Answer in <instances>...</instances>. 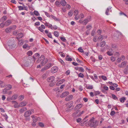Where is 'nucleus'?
<instances>
[{
	"instance_id": "obj_28",
	"label": "nucleus",
	"mask_w": 128,
	"mask_h": 128,
	"mask_svg": "<svg viewBox=\"0 0 128 128\" xmlns=\"http://www.w3.org/2000/svg\"><path fill=\"white\" fill-rule=\"evenodd\" d=\"M26 110V107H24L21 108L19 111L20 113H22L24 111Z\"/></svg>"
},
{
	"instance_id": "obj_21",
	"label": "nucleus",
	"mask_w": 128,
	"mask_h": 128,
	"mask_svg": "<svg viewBox=\"0 0 128 128\" xmlns=\"http://www.w3.org/2000/svg\"><path fill=\"white\" fill-rule=\"evenodd\" d=\"M45 25L46 26H47L48 28H50V29H52V25L49 24V23L46 22L44 23Z\"/></svg>"
},
{
	"instance_id": "obj_43",
	"label": "nucleus",
	"mask_w": 128,
	"mask_h": 128,
	"mask_svg": "<svg viewBox=\"0 0 128 128\" xmlns=\"http://www.w3.org/2000/svg\"><path fill=\"white\" fill-rule=\"evenodd\" d=\"M78 70L79 72H84V68L82 67L79 68Z\"/></svg>"
},
{
	"instance_id": "obj_32",
	"label": "nucleus",
	"mask_w": 128,
	"mask_h": 128,
	"mask_svg": "<svg viewBox=\"0 0 128 128\" xmlns=\"http://www.w3.org/2000/svg\"><path fill=\"white\" fill-rule=\"evenodd\" d=\"M23 63H24V66H28L29 65V62H28V61H24V62Z\"/></svg>"
},
{
	"instance_id": "obj_23",
	"label": "nucleus",
	"mask_w": 128,
	"mask_h": 128,
	"mask_svg": "<svg viewBox=\"0 0 128 128\" xmlns=\"http://www.w3.org/2000/svg\"><path fill=\"white\" fill-rule=\"evenodd\" d=\"M84 112V111H82L81 112H80L78 114V115H75V114H72V116H80L81 114H83Z\"/></svg>"
},
{
	"instance_id": "obj_19",
	"label": "nucleus",
	"mask_w": 128,
	"mask_h": 128,
	"mask_svg": "<svg viewBox=\"0 0 128 128\" xmlns=\"http://www.w3.org/2000/svg\"><path fill=\"white\" fill-rule=\"evenodd\" d=\"M51 19H54L56 21H60V20L59 19V18H57L56 16H54L52 15H51L50 16V18Z\"/></svg>"
},
{
	"instance_id": "obj_5",
	"label": "nucleus",
	"mask_w": 128,
	"mask_h": 128,
	"mask_svg": "<svg viewBox=\"0 0 128 128\" xmlns=\"http://www.w3.org/2000/svg\"><path fill=\"white\" fill-rule=\"evenodd\" d=\"M94 120V118H92L88 122H86V126H91V124H93Z\"/></svg>"
},
{
	"instance_id": "obj_56",
	"label": "nucleus",
	"mask_w": 128,
	"mask_h": 128,
	"mask_svg": "<svg viewBox=\"0 0 128 128\" xmlns=\"http://www.w3.org/2000/svg\"><path fill=\"white\" fill-rule=\"evenodd\" d=\"M66 60L68 61H71L72 60V59L71 58H69L67 56H66Z\"/></svg>"
},
{
	"instance_id": "obj_12",
	"label": "nucleus",
	"mask_w": 128,
	"mask_h": 128,
	"mask_svg": "<svg viewBox=\"0 0 128 128\" xmlns=\"http://www.w3.org/2000/svg\"><path fill=\"white\" fill-rule=\"evenodd\" d=\"M83 106V104H79L77 105L74 108V109L76 110V109H79L80 108Z\"/></svg>"
},
{
	"instance_id": "obj_57",
	"label": "nucleus",
	"mask_w": 128,
	"mask_h": 128,
	"mask_svg": "<svg viewBox=\"0 0 128 128\" xmlns=\"http://www.w3.org/2000/svg\"><path fill=\"white\" fill-rule=\"evenodd\" d=\"M5 24L4 23H2L0 24V28H3Z\"/></svg>"
},
{
	"instance_id": "obj_13",
	"label": "nucleus",
	"mask_w": 128,
	"mask_h": 128,
	"mask_svg": "<svg viewBox=\"0 0 128 128\" xmlns=\"http://www.w3.org/2000/svg\"><path fill=\"white\" fill-rule=\"evenodd\" d=\"M47 34V35L48 37L50 38H52V36L51 33L49 32L47 30H45L44 31Z\"/></svg>"
},
{
	"instance_id": "obj_62",
	"label": "nucleus",
	"mask_w": 128,
	"mask_h": 128,
	"mask_svg": "<svg viewBox=\"0 0 128 128\" xmlns=\"http://www.w3.org/2000/svg\"><path fill=\"white\" fill-rule=\"evenodd\" d=\"M40 25V23L39 22H36L34 23V25L35 26H39Z\"/></svg>"
},
{
	"instance_id": "obj_38",
	"label": "nucleus",
	"mask_w": 128,
	"mask_h": 128,
	"mask_svg": "<svg viewBox=\"0 0 128 128\" xmlns=\"http://www.w3.org/2000/svg\"><path fill=\"white\" fill-rule=\"evenodd\" d=\"M128 72V66H127L124 70V72L125 73L127 74Z\"/></svg>"
},
{
	"instance_id": "obj_1",
	"label": "nucleus",
	"mask_w": 128,
	"mask_h": 128,
	"mask_svg": "<svg viewBox=\"0 0 128 128\" xmlns=\"http://www.w3.org/2000/svg\"><path fill=\"white\" fill-rule=\"evenodd\" d=\"M40 61L41 62V64H42V66H43L47 62L48 60L46 59H45L44 57V56L42 55L39 58L37 62H38V61Z\"/></svg>"
},
{
	"instance_id": "obj_44",
	"label": "nucleus",
	"mask_w": 128,
	"mask_h": 128,
	"mask_svg": "<svg viewBox=\"0 0 128 128\" xmlns=\"http://www.w3.org/2000/svg\"><path fill=\"white\" fill-rule=\"evenodd\" d=\"M34 14L36 16H40V14L38 11L36 10L34 11Z\"/></svg>"
},
{
	"instance_id": "obj_52",
	"label": "nucleus",
	"mask_w": 128,
	"mask_h": 128,
	"mask_svg": "<svg viewBox=\"0 0 128 128\" xmlns=\"http://www.w3.org/2000/svg\"><path fill=\"white\" fill-rule=\"evenodd\" d=\"M112 98L114 100H116L118 99L117 97L114 94H112Z\"/></svg>"
},
{
	"instance_id": "obj_3",
	"label": "nucleus",
	"mask_w": 128,
	"mask_h": 128,
	"mask_svg": "<svg viewBox=\"0 0 128 128\" xmlns=\"http://www.w3.org/2000/svg\"><path fill=\"white\" fill-rule=\"evenodd\" d=\"M91 20V17L90 16L87 18L85 19L82 22V23L84 25L86 24L88 22Z\"/></svg>"
},
{
	"instance_id": "obj_49",
	"label": "nucleus",
	"mask_w": 128,
	"mask_h": 128,
	"mask_svg": "<svg viewBox=\"0 0 128 128\" xmlns=\"http://www.w3.org/2000/svg\"><path fill=\"white\" fill-rule=\"evenodd\" d=\"M12 87V86L11 85H8L7 86L6 88H7V90H10L11 88Z\"/></svg>"
},
{
	"instance_id": "obj_15",
	"label": "nucleus",
	"mask_w": 128,
	"mask_h": 128,
	"mask_svg": "<svg viewBox=\"0 0 128 128\" xmlns=\"http://www.w3.org/2000/svg\"><path fill=\"white\" fill-rule=\"evenodd\" d=\"M127 64V62L124 61L122 62L120 64L118 65V66L120 68H124L126 65Z\"/></svg>"
},
{
	"instance_id": "obj_55",
	"label": "nucleus",
	"mask_w": 128,
	"mask_h": 128,
	"mask_svg": "<svg viewBox=\"0 0 128 128\" xmlns=\"http://www.w3.org/2000/svg\"><path fill=\"white\" fill-rule=\"evenodd\" d=\"M55 4L57 6H60V2L57 1L56 2Z\"/></svg>"
},
{
	"instance_id": "obj_29",
	"label": "nucleus",
	"mask_w": 128,
	"mask_h": 128,
	"mask_svg": "<svg viewBox=\"0 0 128 128\" xmlns=\"http://www.w3.org/2000/svg\"><path fill=\"white\" fill-rule=\"evenodd\" d=\"M106 42L104 41L101 42L100 43V46L101 47H103L105 45Z\"/></svg>"
},
{
	"instance_id": "obj_34",
	"label": "nucleus",
	"mask_w": 128,
	"mask_h": 128,
	"mask_svg": "<svg viewBox=\"0 0 128 128\" xmlns=\"http://www.w3.org/2000/svg\"><path fill=\"white\" fill-rule=\"evenodd\" d=\"M78 76L79 77H80L82 78H83L84 77V74L81 73H80L78 74Z\"/></svg>"
},
{
	"instance_id": "obj_8",
	"label": "nucleus",
	"mask_w": 128,
	"mask_h": 128,
	"mask_svg": "<svg viewBox=\"0 0 128 128\" xmlns=\"http://www.w3.org/2000/svg\"><path fill=\"white\" fill-rule=\"evenodd\" d=\"M54 90L57 94H58L62 92L63 90H60L59 88H57L54 89Z\"/></svg>"
},
{
	"instance_id": "obj_35",
	"label": "nucleus",
	"mask_w": 128,
	"mask_h": 128,
	"mask_svg": "<svg viewBox=\"0 0 128 128\" xmlns=\"http://www.w3.org/2000/svg\"><path fill=\"white\" fill-rule=\"evenodd\" d=\"M18 97V95L17 94H14L12 96V98L13 100H16V99Z\"/></svg>"
},
{
	"instance_id": "obj_27",
	"label": "nucleus",
	"mask_w": 128,
	"mask_h": 128,
	"mask_svg": "<svg viewBox=\"0 0 128 128\" xmlns=\"http://www.w3.org/2000/svg\"><path fill=\"white\" fill-rule=\"evenodd\" d=\"M112 8L111 7H109V8H107V9L106 12V14L107 15H109L108 14V12H109V11L110 10V12H111V10H110V9H111V8Z\"/></svg>"
},
{
	"instance_id": "obj_33",
	"label": "nucleus",
	"mask_w": 128,
	"mask_h": 128,
	"mask_svg": "<svg viewBox=\"0 0 128 128\" xmlns=\"http://www.w3.org/2000/svg\"><path fill=\"white\" fill-rule=\"evenodd\" d=\"M11 30L10 27L9 28H6L5 30V31L6 32L8 33L10 32Z\"/></svg>"
},
{
	"instance_id": "obj_18",
	"label": "nucleus",
	"mask_w": 128,
	"mask_h": 128,
	"mask_svg": "<svg viewBox=\"0 0 128 128\" xmlns=\"http://www.w3.org/2000/svg\"><path fill=\"white\" fill-rule=\"evenodd\" d=\"M27 102L25 101H23L20 103L19 104V106L20 107H22L26 105L27 104Z\"/></svg>"
},
{
	"instance_id": "obj_7",
	"label": "nucleus",
	"mask_w": 128,
	"mask_h": 128,
	"mask_svg": "<svg viewBox=\"0 0 128 128\" xmlns=\"http://www.w3.org/2000/svg\"><path fill=\"white\" fill-rule=\"evenodd\" d=\"M55 77L54 76H51L47 79V81L49 82H52L54 80Z\"/></svg>"
},
{
	"instance_id": "obj_54",
	"label": "nucleus",
	"mask_w": 128,
	"mask_h": 128,
	"mask_svg": "<svg viewBox=\"0 0 128 128\" xmlns=\"http://www.w3.org/2000/svg\"><path fill=\"white\" fill-rule=\"evenodd\" d=\"M12 100H13L12 98V96L11 97H8L6 98V100L7 101H10Z\"/></svg>"
},
{
	"instance_id": "obj_39",
	"label": "nucleus",
	"mask_w": 128,
	"mask_h": 128,
	"mask_svg": "<svg viewBox=\"0 0 128 128\" xmlns=\"http://www.w3.org/2000/svg\"><path fill=\"white\" fill-rule=\"evenodd\" d=\"M38 119H40V118L39 117H36L35 118H34V119H33V122L34 123L36 122Z\"/></svg>"
},
{
	"instance_id": "obj_11",
	"label": "nucleus",
	"mask_w": 128,
	"mask_h": 128,
	"mask_svg": "<svg viewBox=\"0 0 128 128\" xmlns=\"http://www.w3.org/2000/svg\"><path fill=\"white\" fill-rule=\"evenodd\" d=\"M93 124H91V126H97L98 124V122L96 120L94 119Z\"/></svg>"
},
{
	"instance_id": "obj_17",
	"label": "nucleus",
	"mask_w": 128,
	"mask_h": 128,
	"mask_svg": "<svg viewBox=\"0 0 128 128\" xmlns=\"http://www.w3.org/2000/svg\"><path fill=\"white\" fill-rule=\"evenodd\" d=\"M65 81V80L63 79L60 80L56 84L57 86H59L60 84H62Z\"/></svg>"
},
{
	"instance_id": "obj_9",
	"label": "nucleus",
	"mask_w": 128,
	"mask_h": 128,
	"mask_svg": "<svg viewBox=\"0 0 128 128\" xmlns=\"http://www.w3.org/2000/svg\"><path fill=\"white\" fill-rule=\"evenodd\" d=\"M69 94V92L68 91H66L63 92L60 96V97L62 98L66 96Z\"/></svg>"
},
{
	"instance_id": "obj_51",
	"label": "nucleus",
	"mask_w": 128,
	"mask_h": 128,
	"mask_svg": "<svg viewBox=\"0 0 128 128\" xmlns=\"http://www.w3.org/2000/svg\"><path fill=\"white\" fill-rule=\"evenodd\" d=\"M51 66V64L49 63L48 64L46 65L47 68H46V69L49 68Z\"/></svg>"
},
{
	"instance_id": "obj_26",
	"label": "nucleus",
	"mask_w": 128,
	"mask_h": 128,
	"mask_svg": "<svg viewBox=\"0 0 128 128\" xmlns=\"http://www.w3.org/2000/svg\"><path fill=\"white\" fill-rule=\"evenodd\" d=\"M39 56L40 55L38 53H36L34 55V59H36L38 58Z\"/></svg>"
},
{
	"instance_id": "obj_2",
	"label": "nucleus",
	"mask_w": 128,
	"mask_h": 128,
	"mask_svg": "<svg viewBox=\"0 0 128 128\" xmlns=\"http://www.w3.org/2000/svg\"><path fill=\"white\" fill-rule=\"evenodd\" d=\"M16 45L14 43L13 41L11 42H8V45L7 47L8 48L9 50L14 49L17 48Z\"/></svg>"
},
{
	"instance_id": "obj_59",
	"label": "nucleus",
	"mask_w": 128,
	"mask_h": 128,
	"mask_svg": "<svg viewBox=\"0 0 128 128\" xmlns=\"http://www.w3.org/2000/svg\"><path fill=\"white\" fill-rule=\"evenodd\" d=\"M94 92V94L96 96L100 94V92L99 91H96Z\"/></svg>"
},
{
	"instance_id": "obj_24",
	"label": "nucleus",
	"mask_w": 128,
	"mask_h": 128,
	"mask_svg": "<svg viewBox=\"0 0 128 128\" xmlns=\"http://www.w3.org/2000/svg\"><path fill=\"white\" fill-rule=\"evenodd\" d=\"M11 23V21L10 20H8L5 23V24L6 26H8L10 25Z\"/></svg>"
},
{
	"instance_id": "obj_20",
	"label": "nucleus",
	"mask_w": 128,
	"mask_h": 128,
	"mask_svg": "<svg viewBox=\"0 0 128 128\" xmlns=\"http://www.w3.org/2000/svg\"><path fill=\"white\" fill-rule=\"evenodd\" d=\"M73 102H70L67 104V107L68 108H70L73 105Z\"/></svg>"
},
{
	"instance_id": "obj_10",
	"label": "nucleus",
	"mask_w": 128,
	"mask_h": 128,
	"mask_svg": "<svg viewBox=\"0 0 128 128\" xmlns=\"http://www.w3.org/2000/svg\"><path fill=\"white\" fill-rule=\"evenodd\" d=\"M12 104H14V107L15 108H18L20 107L19 104L18 105V103L16 101H12Z\"/></svg>"
},
{
	"instance_id": "obj_4",
	"label": "nucleus",
	"mask_w": 128,
	"mask_h": 128,
	"mask_svg": "<svg viewBox=\"0 0 128 128\" xmlns=\"http://www.w3.org/2000/svg\"><path fill=\"white\" fill-rule=\"evenodd\" d=\"M58 68L56 66H54L52 68L51 72L52 73H54L57 72L58 70Z\"/></svg>"
},
{
	"instance_id": "obj_25",
	"label": "nucleus",
	"mask_w": 128,
	"mask_h": 128,
	"mask_svg": "<svg viewBox=\"0 0 128 128\" xmlns=\"http://www.w3.org/2000/svg\"><path fill=\"white\" fill-rule=\"evenodd\" d=\"M23 35L22 34L19 33L18 34L16 38L18 39H19L22 38L23 37Z\"/></svg>"
},
{
	"instance_id": "obj_47",
	"label": "nucleus",
	"mask_w": 128,
	"mask_h": 128,
	"mask_svg": "<svg viewBox=\"0 0 128 128\" xmlns=\"http://www.w3.org/2000/svg\"><path fill=\"white\" fill-rule=\"evenodd\" d=\"M52 29H51L53 30V29H54L55 30H56L58 28V27L56 26V25H54L53 26H52Z\"/></svg>"
},
{
	"instance_id": "obj_14",
	"label": "nucleus",
	"mask_w": 128,
	"mask_h": 128,
	"mask_svg": "<svg viewBox=\"0 0 128 128\" xmlns=\"http://www.w3.org/2000/svg\"><path fill=\"white\" fill-rule=\"evenodd\" d=\"M73 98V96L72 95H70L67 96L65 98V100L67 101H69L72 100Z\"/></svg>"
},
{
	"instance_id": "obj_36",
	"label": "nucleus",
	"mask_w": 128,
	"mask_h": 128,
	"mask_svg": "<svg viewBox=\"0 0 128 128\" xmlns=\"http://www.w3.org/2000/svg\"><path fill=\"white\" fill-rule=\"evenodd\" d=\"M86 28L87 29H88V30H90L92 28V25L90 24H88L86 27Z\"/></svg>"
},
{
	"instance_id": "obj_40",
	"label": "nucleus",
	"mask_w": 128,
	"mask_h": 128,
	"mask_svg": "<svg viewBox=\"0 0 128 128\" xmlns=\"http://www.w3.org/2000/svg\"><path fill=\"white\" fill-rule=\"evenodd\" d=\"M7 19L6 17V16H3L1 18L0 20L2 22H4Z\"/></svg>"
},
{
	"instance_id": "obj_50",
	"label": "nucleus",
	"mask_w": 128,
	"mask_h": 128,
	"mask_svg": "<svg viewBox=\"0 0 128 128\" xmlns=\"http://www.w3.org/2000/svg\"><path fill=\"white\" fill-rule=\"evenodd\" d=\"M44 12L46 16L49 18H50L51 15H50L48 12Z\"/></svg>"
},
{
	"instance_id": "obj_45",
	"label": "nucleus",
	"mask_w": 128,
	"mask_h": 128,
	"mask_svg": "<svg viewBox=\"0 0 128 128\" xmlns=\"http://www.w3.org/2000/svg\"><path fill=\"white\" fill-rule=\"evenodd\" d=\"M107 54L108 55L110 56H112L113 54L112 52L108 51L107 52Z\"/></svg>"
},
{
	"instance_id": "obj_16",
	"label": "nucleus",
	"mask_w": 128,
	"mask_h": 128,
	"mask_svg": "<svg viewBox=\"0 0 128 128\" xmlns=\"http://www.w3.org/2000/svg\"><path fill=\"white\" fill-rule=\"evenodd\" d=\"M31 114V112L28 110L24 114V116L25 117H27L29 116Z\"/></svg>"
},
{
	"instance_id": "obj_63",
	"label": "nucleus",
	"mask_w": 128,
	"mask_h": 128,
	"mask_svg": "<svg viewBox=\"0 0 128 128\" xmlns=\"http://www.w3.org/2000/svg\"><path fill=\"white\" fill-rule=\"evenodd\" d=\"M102 78L104 80H107V78L106 76H102Z\"/></svg>"
},
{
	"instance_id": "obj_30",
	"label": "nucleus",
	"mask_w": 128,
	"mask_h": 128,
	"mask_svg": "<svg viewBox=\"0 0 128 128\" xmlns=\"http://www.w3.org/2000/svg\"><path fill=\"white\" fill-rule=\"evenodd\" d=\"M126 100V98L124 97H123L120 99V100L121 102H124Z\"/></svg>"
},
{
	"instance_id": "obj_61",
	"label": "nucleus",
	"mask_w": 128,
	"mask_h": 128,
	"mask_svg": "<svg viewBox=\"0 0 128 128\" xmlns=\"http://www.w3.org/2000/svg\"><path fill=\"white\" fill-rule=\"evenodd\" d=\"M39 125L41 127H43L44 126V124L41 122L39 123Z\"/></svg>"
},
{
	"instance_id": "obj_60",
	"label": "nucleus",
	"mask_w": 128,
	"mask_h": 128,
	"mask_svg": "<svg viewBox=\"0 0 128 128\" xmlns=\"http://www.w3.org/2000/svg\"><path fill=\"white\" fill-rule=\"evenodd\" d=\"M80 18H83L84 17V16L83 14H80L79 16Z\"/></svg>"
},
{
	"instance_id": "obj_53",
	"label": "nucleus",
	"mask_w": 128,
	"mask_h": 128,
	"mask_svg": "<svg viewBox=\"0 0 128 128\" xmlns=\"http://www.w3.org/2000/svg\"><path fill=\"white\" fill-rule=\"evenodd\" d=\"M60 38L63 41L66 42V39L64 37H60Z\"/></svg>"
},
{
	"instance_id": "obj_46",
	"label": "nucleus",
	"mask_w": 128,
	"mask_h": 128,
	"mask_svg": "<svg viewBox=\"0 0 128 128\" xmlns=\"http://www.w3.org/2000/svg\"><path fill=\"white\" fill-rule=\"evenodd\" d=\"M11 30H14L16 28V26L15 25H13L10 27Z\"/></svg>"
},
{
	"instance_id": "obj_41",
	"label": "nucleus",
	"mask_w": 128,
	"mask_h": 128,
	"mask_svg": "<svg viewBox=\"0 0 128 128\" xmlns=\"http://www.w3.org/2000/svg\"><path fill=\"white\" fill-rule=\"evenodd\" d=\"M93 88V86L89 85L87 86V88L88 89H92Z\"/></svg>"
},
{
	"instance_id": "obj_22",
	"label": "nucleus",
	"mask_w": 128,
	"mask_h": 128,
	"mask_svg": "<svg viewBox=\"0 0 128 128\" xmlns=\"http://www.w3.org/2000/svg\"><path fill=\"white\" fill-rule=\"evenodd\" d=\"M60 4L63 6H65L66 4V1L64 0H61L60 2Z\"/></svg>"
},
{
	"instance_id": "obj_37",
	"label": "nucleus",
	"mask_w": 128,
	"mask_h": 128,
	"mask_svg": "<svg viewBox=\"0 0 128 128\" xmlns=\"http://www.w3.org/2000/svg\"><path fill=\"white\" fill-rule=\"evenodd\" d=\"M24 98V96H23L21 95L18 97V100L20 101L22 100Z\"/></svg>"
},
{
	"instance_id": "obj_6",
	"label": "nucleus",
	"mask_w": 128,
	"mask_h": 128,
	"mask_svg": "<svg viewBox=\"0 0 128 128\" xmlns=\"http://www.w3.org/2000/svg\"><path fill=\"white\" fill-rule=\"evenodd\" d=\"M45 27L44 25L42 24L40 26L38 27V28L40 31L41 32H43L44 31V29H45Z\"/></svg>"
},
{
	"instance_id": "obj_42",
	"label": "nucleus",
	"mask_w": 128,
	"mask_h": 128,
	"mask_svg": "<svg viewBox=\"0 0 128 128\" xmlns=\"http://www.w3.org/2000/svg\"><path fill=\"white\" fill-rule=\"evenodd\" d=\"M27 54L29 56H31L32 54V51H29L27 53Z\"/></svg>"
},
{
	"instance_id": "obj_48",
	"label": "nucleus",
	"mask_w": 128,
	"mask_h": 128,
	"mask_svg": "<svg viewBox=\"0 0 128 128\" xmlns=\"http://www.w3.org/2000/svg\"><path fill=\"white\" fill-rule=\"evenodd\" d=\"M78 51L81 52H84L82 48L81 47L79 48L78 49Z\"/></svg>"
},
{
	"instance_id": "obj_31",
	"label": "nucleus",
	"mask_w": 128,
	"mask_h": 128,
	"mask_svg": "<svg viewBox=\"0 0 128 128\" xmlns=\"http://www.w3.org/2000/svg\"><path fill=\"white\" fill-rule=\"evenodd\" d=\"M54 34L55 36L58 37L59 36V34L58 31H56L54 32Z\"/></svg>"
},
{
	"instance_id": "obj_58",
	"label": "nucleus",
	"mask_w": 128,
	"mask_h": 128,
	"mask_svg": "<svg viewBox=\"0 0 128 128\" xmlns=\"http://www.w3.org/2000/svg\"><path fill=\"white\" fill-rule=\"evenodd\" d=\"M68 15L70 16H72V12L71 11H69L68 13Z\"/></svg>"
},
{
	"instance_id": "obj_64",
	"label": "nucleus",
	"mask_w": 128,
	"mask_h": 128,
	"mask_svg": "<svg viewBox=\"0 0 128 128\" xmlns=\"http://www.w3.org/2000/svg\"><path fill=\"white\" fill-rule=\"evenodd\" d=\"M110 60L112 62H114L115 61V59L114 57L112 56L110 57Z\"/></svg>"
}]
</instances>
